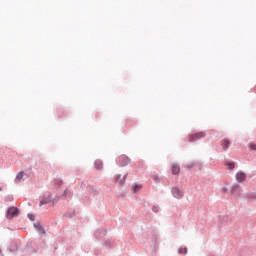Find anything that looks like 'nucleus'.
Segmentation results:
<instances>
[{
	"label": "nucleus",
	"mask_w": 256,
	"mask_h": 256,
	"mask_svg": "<svg viewBox=\"0 0 256 256\" xmlns=\"http://www.w3.org/2000/svg\"><path fill=\"white\" fill-rule=\"evenodd\" d=\"M203 137H205V132H197V133H194V134H190L188 136V141L190 143H193L195 141H199V139H203Z\"/></svg>",
	"instance_id": "f257e3e1"
},
{
	"label": "nucleus",
	"mask_w": 256,
	"mask_h": 256,
	"mask_svg": "<svg viewBox=\"0 0 256 256\" xmlns=\"http://www.w3.org/2000/svg\"><path fill=\"white\" fill-rule=\"evenodd\" d=\"M131 163V159L127 157L126 155H122L118 157V164L120 167H125Z\"/></svg>",
	"instance_id": "f03ea898"
},
{
	"label": "nucleus",
	"mask_w": 256,
	"mask_h": 256,
	"mask_svg": "<svg viewBox=\"0 0 256 256\" xmlns=\"http://www.w3.org/2000/svg\"><path fill=\"white\" fill-rule=\"evenodd\" d=\"M172 195L175 197V199H183L185 192L177 187H174L172 188Z\"/></svg>",
	"instance_id": "7ed1b4c3"
},
{
	"label": "nucleus",
	"mask_w": 256,
	"mask_h": 256,
	"mask_svg": "<svg viewBox=\"0 0 256 256\" xmlns=\"http://www.w3.org/2000/svg\"><path fill=\"white\" fill-rule=\"evenodd\" d=\"M19 215V209L15 207H10L7 212V218L8 219H13V217H17Z\"/></svg>",
	"instance_id": "20e7f679"
},
{
	"label": "nucleus",
	"mask_w": 256,
	"mask_h": 256,
	"mask_svg": "<svg viewBox=\"0 0 256 256\" xmlns=\"http://www.w3.org/2000/svg\"><path fill=\"white\" fill-rule=\"evenodd\" d=\"M52 201H53V198L51 194H45L42 200L40 201V207H42V205H47V203H51Z\"/></svg>",
	"instance_id": "39448f33"
},
{
	"label": "nucleus",
	"mask_w": 256,
	"mask_h": 256,
	"mask_svg": "<svg viewBox=\"0 0 256 256\" xmlns=\"http://www.w3.org/2000/svg\"><path fill=\"white\" fill-rule=\"evenodd\" d=\"M245 179H247V174H245V172H238L236 174V181H238V183H243Z\"/></svg>",
	"instance_id": "423d86ee"
},
{
	"label": "nucleus",
	"mask_w": 256,
	"mask_h": 256,
	"mask_svg": "<svg viewBox=\"0 0 256 256\" xmlns=\"http://www.w3.org/2000/svg\"><path fill=\"white\" fill-rule=\"evenodd\" d=\"M222 149L224 151H227L229 149V146L231 145V141L229 139H224L221 141Z\"/></svg>",
	"instance_id": "0eeeda50"
},
{
	"label": "nucleus",
	"mask_w": 256,
	"mask_h": 256,
	"mask_svg": "<svg viewBox=\"0 0 256 256\" xmlns=\"http://www.w3.org/2000/svg\"><path fill=\"white\" fill-rule=\"evenodd\" d=\"M179 173H181V168L179 167V165L177 164L172 165V174L179 175Z\"/></svg>",
	"instance_id": "6e6552de"
},
{
	"label": "nucleus",
	"mask_w": 256,
	"mask_h": 256,
	"mask_svg": "<svg viewBox=\"0 0 256 256\" xmlns=\"http://www.w3.org/2000/svg\"><path fill=\"white\" fill-rule=\"evenodd\" d=\"M232 195H237V193H241V187L239 185H234L231 189Z\"/></svg>",
	"instance_id": "1a4fd4ad"
},
{
	"label": "nucleus",
	"mask_w": 256,
	"mask_h": 256,
	"mask_svg": "<svg viewBox=\"0 0 256 256\" xmlns=\"http://www.w3.org/2000/svg\"><path fill=\"white\" fill-rule=\"evenodd\" d=\"M120 177H121V176H117V177H116V181H118V185H124V184H125V177H122V178L119 180Z\"/></svg>",
	"instance_id": "9d476101"
},
{
	"label": "nucleus",
	"mask_w": 256,
	"mask_h": 256,
	"mask_svg": "<svg viewBox=\"0 0 256 256\" xmlns=\"http://www.w3.org/2000/svg\"><path fill=\"white\" fill-rule=\"evenodd\" d=\"M248 201H256V193L248 194Z\"/></svg>",
	"instance_id": "9b49d317"
},
{
	"label": "nucleus",
	"mask_w": 256,
	"mask_h": 256,
	"mask_svg": "<svg viewBox=\"0 0 256 256\" xmlns=\"http://www.w3.org/2000/svg\"><path fill=\"white\" fill-rule=\"evenodd\" d=\"M95 167H96V169H103V163H101V161H96Z\"/></svg>",
	"instance_id": "f8f14e48"
},
{
	"label": "nucleus",
	"mask_w": 256,
	"mask_h": 256,
	"mask_svg": "<svg viewBox=\"0 0 256 256\" xmlns=\"http://www.w3.org/2000/svg\"><path fill=\"white\" fill-rule=\"evenodd\" d=\"M142 188H143V186H141V185H135V186L133 187V192H134V193H137V191H141Z\"/></svg>",
	"instance_id": "ddd939ff"
},
{
	"label": "nucleus",
	"mask_w": 256,
	"mask_h": 256,
	"mask_svg": "<svg viewBox=\"0 0 256 256\" xmlns=\"http://www.w3.org/2000/svg\"><path fill=\"white\" fill-rule=\"evenodd\" d=\"M226 166L228 167V169H235V163L233 162H226Z\"/></svg>",
	"instance_id": "4468645a"
},
{
	"label": "nucleus",
	"mask_w": 256,
	"mask_h": 256,
	"mask_svg": "<svg viewBox=\"0 0 256 256\" xmlns=\"http://www.w3.org/2000/svg\"><path fill=\"white\" fill-rule=\"evenodd\" d=\"M21 179H23V172H20V173L16 176V182L21 181Z\"/></svg>",
	"instance_id": "2eb2a0df"
},
{
	"label": "nucleus",
	"mask_w": 256,
	"mask_h": 256,
	"mask_svg": "<svg viewBox=\"0 0 256 256\" xmlns=\"http://www.w3.org/2000/svg\"><path fill=\"white\" fill-rule=\"evenodd\" d=\"M56 185H58V187H61L63 185V180H56Z\"/></svg>",
	"instance_id": "dca6fc26"
},
{
	"label": "nucleus",
	"mask_w": 256,
	"mask_h": 256,
	"mask_svg": "<svg viewBox=\"0 0 256 256\" xmlns=\"http://www.w3.org/2000/svg\"><path fill=\"white\" fill-rule=\"evenodd\" d=\"M30 221H35V216L33 214H28Z\"/></svg>",
	"instance_id": "f3484780"
},
{
	"label": "nucleus",
	"mask_w": 256,
	"mask_h": 256,
	"mask_svg": "<svg viewBox=\"0 0 256 256\" xmlns=\"http://www.w3.org/2000/svg\"><path fill=\"white\" fill-rule=\"evenodd\" d=\"M250 149L252 150V151H256V144H250Z\"/></svg>",
	"instance_id": "a211bd4d"
},
{
	"label": "nucleus",
	"mask_w": 256,
	"mask_h": 256,
	"mask_svg": "<svg viewBox=\"0 0 256 256\" xmlns=\"http://www.w3.org/2000/svg\"><path fill=\"white\" fill-rule=\"evenodd\" d=\"M222 193H227V188L226 187L222 188Z\"/></svg>",
	"instance_id": "6ab92c4d"
},
{
	"label": "nucleus",
	"mask_w": 256,
	"mask_h": 256,
	"mask_svg": "<svg viewBox=\"0 0 256 256\" xmlns=\"http://www.w3.org/2000/svg\"><path fill=\"white\" fill-rule=\"evenodd\" d=\"M64 195H65V197H67V190L64 191Z\"/></svg>",
	"instance_id": "aec40b11"
},
{
	"label": "nucleus",
	"mask_w": 256,
	"mask_h": 256,
	"mask_svg": "<svg viewBox=\"0 0 256 256\" xmlns=\"http://www.w3.org/2000/svg\"><path fill=\"white\" fill-rule=\"evenodd\" d=\"M179 253H183V249H179Z\"/></svg>",
	"instance_id": "412c9836"
},
{
	"label": "nucleus",
	"mask_w": 256,
	"mask_h": 256,
	"mask_svg": "<svg viewBox=\"0 0 256 256\" xmlns=\"http://www.w3.org/2000/svg\"><path fill=\"white\" fill-rule=\"evenodd\" d=\"M154 211H157V207H154Z\"/></svg>",
	"instance_id": "4be33fe9"
},
{
	"label": "nucleus",
	"mask_w": 256,
	"mask_h": 256,
	"mask_svg": "<svg viewBox=\"0 0 256 256\" xmlns=\"http://www.w3.org/2000/svg\"><path fill=\"white\" fill-rule=\"evenodd\" d=\"M185 253H187V249H185Z\"/></svg>",
	"instance_id": "5701e85b"
}]
</instances>
